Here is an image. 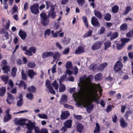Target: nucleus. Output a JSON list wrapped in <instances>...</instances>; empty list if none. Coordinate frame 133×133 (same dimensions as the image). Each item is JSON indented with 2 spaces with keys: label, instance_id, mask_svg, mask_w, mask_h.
I'll return each instance as SVG.
<instances>
[{
  "label": "nucleus",
  "instance_id": "1",
  "mask_svg": "<svg viewBox=\"0 0 133 133\" xmlns=\"http://www.w3.org/2000/svg\"><path fill=\"white\" fill-rule=\"evenodd\" d=\"M78 84V92L75 91V88H70L69 91L73 94L74 100L77 102V106L78 107H87V111L90 113L93 107L91 103L95 101H97V99L100 98L97 93V91H99L101 96L102 89L99 84L91 85L90 78L85 75L80 78Z\"/></svg>",
  "mask_w": 133,
  "mask_h": 133
},
{
  "label": "nucleus",
  "instance_id": "2",
  "mask_svg": "<svg viewBox=\"0 0 133 133\" xmlns=\"http://www.w3.org/2000/svg\"><path fill=\"white\" fill-rule=\"evenodd\" d=\"M15 123L17 125L23 126L25 125L26 128L28 129H32V127L34 125V123H32L31 121L29 119L20 118L18 119L15 118L14 120Z\"/></svg>",
  "mask_w": 133,
  "mask_h": 133
},
{
  "label": "nucleus",
  "instance_id": "3",
  "mask_svg": "<svg viewBox=\"0 0 133 133\" xmlns=\"http://www.w3.org/2000/svg\"><path fill=\"white\" fill-rule=\"evenodd\" d=\"M40 16L42 24L45 26H48L49 23V19L47 15L42 12L40 14Z\"/></svg>",
  "mask_w": 133,
  "mask_h": 133
},
{
  "label": "nucleus",
  "instance_id": "4",
  "mask_svg": "<svg viewBox=\"0 0 133 133\" xmlns=\"http://www.w3.org/2000/svg\"><path fill=\"white\" fill-rule=\"evenodd\" d=\"M32 123H34V125L32 127V129H28V130H32L34 128L35 133H48V131L46 129L42 128L40 130L38 127L35 126V122H34Z\"/></svg>",
  "mask_w": 133,
  "mask_h": 133
},
{
  "label": "nucleus",
  "instance_id": "5",
  "mask_svg": "<svg viewBox=\"0 0 133 133\" xmlns=\"http://www.w3.org/2000/svg\"><path fill=\"white\" fill-rule=\"evenodd\" d=\"M67 101V96L65 94H64L62 96L59 102L61 104H63L64 105V106L65 107L69 108L70 107V108L73 109L74 108L73 107L68 105L64 104Z\"/></svg>",
  "mask_w": 133,
  "mask_h": 133
},
{
  "label": "nucleus",
  "instance_id": "6",
  "mask_svg": "<svg viewBox=\"0 0 133 133\" xmlns=\"http://www.w3.org/2000/svg\"><path fill=\"white\" fill-rule=\"evenodd\" d=\"M130 40V39L127 38H121V41L122 43L121 44L119 43H117V48L118 50L120 49H122L125 43L128 42Z\"/></svg>",
  "mask_w": 133,
  "mask_h": 133
},
{
  "label": "nucleus",
  "instance_id": "7",
  "mask_svg": "<svg viewBox=\"0 0 133 133\" xmlns=\"http://www.w3.org/2000/svg\"><path fill=\"white\" fill-rule=\"evenodd\" d=\"M39 5L38 3H36L31 5L30 7L31 12L35 14H37L39 13L38 10Z\"/></svg>",
  "mask_w": 133,
  "mask_h": 133
},
{
  "label": "nucleus",
  "instance_id": "8",
  "mask_svg": "<svg viewBox=\"0 0 133 133\" xmlns=\"http://www.w3.org/2000/svg\"><path fill=\"white\" fill-rule=\"evenodd\" d=\"M45 84L49 92L51 94H55V92L51 86L50 81L49 80H46Z\"/></svg>",
  "mask_w": 133,
  "mask_h": 133
},
{
  "label": "nucleus",
  "instance_id": "9",
  "mask_svg": "<svg viewBox=\"0 0 133 133\" xmlns=\"http://www.w3.org/2000/svg\"><path fill=\"white\" fill-rule=\"evenodd\" d=\"M102 43L99 41H97L96 42L92 45L91 48L93 50H98L100 48Z\"/></svg>",
  "mask_w": 133,
  "mask_h": 133
},
{
  "label": "nucleus",
  "instance_id": "10",
  "mask_svg": "<svg viewBox=\"0 0 133 133\" xmlns=\"http://www.w3.org/2000/svg\"><path fill=\"white\" fill-rule=\"evenodd\" d=\"M123 66V65L122 63L119 61H117L115 64L114 67V70L117 72L122 69Z\"/></svg>",
  "mask_w": 133,
  "mask_h": 133
},
{
  "label": "nucleus",
  "instance_id": "11",
  "mask_svg": "<svg viewBox=\"0 0 133 133\" xmlns=\"http://www.w3.org/2000/svg\"><path fill=\"white\" fill-rule=\"evenodd\" d=\"M91 22L93 26L99 27L100 24L97 18L95 17H92L91 19Z\"/></svg>",
  "mask_w": 133,
  "mask_h": 133
},
{
  "label": "nucleus",
  "instance_id": "12",
  "mask_svg": "<svg viewBox=\"0 0 133 133\" xmlns=\"http://www.w3.org/2000/svg\"><path fill=\"white\" fill-rule=\"evenodd\" d=\"M28 75L30 79L34 78V76L37 75V73L32 69H29L28 71Z\"/></svg>",
  "mask_w": 133,
  "mask_h": 133
},
{
  "label": "nucleus",
  "instance_id": "13",
  "mask_svg": "<svg viewBox=\"0 0 133 133\" xmlns=\"http://www.w3.org/2000/svg\"><path fill=\"white\" fill-rule=\"evenodd\" d=\"M70 115V114L67 111L63 112L61 115V118L62 120H64L67 118Z\"/></svg>",
  "mask_w": 133,
  "mask_h": 133
},
{
  "label": "nucleus",
  "instance_id": "14",
  "mask_svg": "<svg viewBox=\"0 0 133 133\" xmlns=\"http://www.w3.org/2000/svg\"><path fill=\"white\" fill-rule=\"evenodd\" d=\"M22 95L20 94L19 95L17 103V105L19 107H21L23 104V99Z\"/></svg>",
  "mask_w": 133,
  "mask_h": 133
},
{
  "label": "nucleus",
  "instance_id": "15",
  "mask_svg": "<svg viewBox=\"0 0 133 133\" xmlns=\"http://www.w3.org/2000/svg\"><path fill=\"white\" fill-rule=\"evenodd\" d=\"M8 98L6 101L8 103L10 104L13 102L15 98L11 94L9 93H8Z\"/></svg>",
  "mask_w": 133,
  "mask_h": 133
},
{
  "label": "nucleus",
  "instance_id": "16",
  "mask_svg": "<svg viewBox=\"0 0 133 133\" xmlns=\"http://www.w3.org/2000/svg\"><path fill=\"white\" fill-rule=\"evenodd\" d=\"M54 55V53L52 52H44L42 55V57L44 58L46 57L52 56Z\"/></svg>",
  "mask_w": 133,
  "mask_h": 133
},
{
  "label": "nucleus",
  "instance_id": "17",
  "mask_svg": "<svg viewBox=\"0 0 133 133\" xmlns=\"http://www.w3.org/2000/svg\"><path fill=\"white\" fill-rule=\"evenodd\" d=\"M54 10V8L53 7L52 8L48 13V17H50L52 18H54L56 17V15Z\"/></svg>",
  "mask_w": 133,
  "mask_h": 133
},
{
  "label": "nucleus",
  "instance_id": "18",
  "mask_svg": "<svg viewBox=\"0 0 133 133\" xmlns=\"http://www.w3.org/2000/svg\"><path fill=\"white\" fill-rule=\"evenodd\" d=\"M19 35L21 38L23 40H24L26 36V33L24 31L21 30L18 33Z\"/></svg>",
  "mask_w": 133,
  "mask_h": 133
},
{
  "label": "nucleus",
  "instance_id": "19",
  "mask_svg": "<svg viewBox=\"0 0 133 133\" xmlns=\"http://www.w3.org/2000/svg\"><path fill=\"white\" fill-rule=\"evenodd\" d=\"M72 121L71 119L68 120L63 123L64 126L67 128H70L71 127L72 125Z\"/></svg>",
  "mask_w": 133,
  "mask_h": 133
},
{
  "label": "nucleus",
  "instance_id": "20",
  "mask_svg": "<svg viewBox=\"0 0 133 133\" xmlns=\"http://www.w3.org/2000/svg\"><path fill=\"white\" fill-rule=\"evenodd\" d=\"M120 126L122 128L126 127L127 125V123L125 122L123 118L120 119L119 120Z\"/></svg>",
  "mask_w": 133,
  "mask_h": 133
},
{
  "label": "nucleus",
  "instance_id": "21",
  "mask_svg": "<svg viewBox=\"0 0 133 133\" xmlns=\"http://www.w3.org/2000/svg\"><path fill=\"white\" fill-rule=\"evenodd\" d=\"M84 51V49L82 46H79L76 49L75 53L79 54L83 52Z\"/></svg>",
  "mask_w": 133,
  "mask_h": 133
},
{
  "label": "nucleus",
  "instance_id": "22",
  "mask_svg": "<svg viewBox=\"0 0 133 133\" xmlns=\"http://www.w3.org/2000/svg\"><path fill=\"white\" fill-rule=\"evenodd\" d=\"M66 89V87L65 85L61 83H59V92H63Z\"/></svg>",
  "mask_w": 133,
  "mask_h": 133
},
{
  "label": "nucleus",
  "instance_id": "23",
  "mask_svg": "<svg viewBox=\"0 0 133 133\" xmlns=\"http://www.w3.org/2000/svg\"><path fill=\"white\" fill-rule=\"evenodd\" d=\"M2 69L5 74H7L9 71L10 72V67L8 66L2 67Z\"/></svg>",
  "mask_w": 133,
  "mask_h": 133
},
{
  "label": "nucleus",
  "instance_id": "24",
  "mask_svg": "<svg viewBox=\"0 0 133 133\" xmlns=\"http://www.w3.org/2000/svg\"><path fill=\"white\" fill-rule=\"evenodd\" d=\"M52 85L54 88L56 90L57 92H58L59 85L56 81H55L54 82L52 83Z\"/></svg>",
  "mask_w": 133,
  "mask_h": 133
},
{
  "label": "nucleus",
  "instance_id": "25",
  "mask_svg": "<svg viewBox=\"0 0 133 133\" xmlns=\"http://www.w3.org/2000/svg\"><path fill=\"white\" fill-rule=\"evenodd\" d=\"M26 96L28 99L30 100H32L34 99V95L31 93H27Z\"/></svg>",
  "mask_w": 133,
  "mask_h": 133
},
{
  "label": "nucleus",
  "instance_id": "26",
  "mask_svg": "<svg viewBox=\"0 0 133 133\" xmlns=\"http://www.w3.org/2000/svg\"><path fill=\"white\" fill-rule=\"evenodd\" d=\"M83 128V126L81 123H78L77 125V130L79 132H81Z\"/></svg>",
  "mask_w": 133,
  "mask_h": 133
},
{
  "label": "nucleus",
  "instance_id": "27",
  "mask_svg": "<svg viewBox=\"0 0 133 133\" xmlns=\"http://www.w3.org/2000/svg\"><path fill=\"white\" fill-rule=\"evenodd\" d=\"M27 90L29 92L34 93L36 91V89L34 86H31L27 88Z\"/></svg>",
  "mask_w": 133,
  "mask_h": 133
},
{
  "label": "nucleus",
  "instance_id": "28",
  "mask_svg": "<svg viewBox=\"0 0 133 133\" xmlns=\"http://www.w3.org/2000/svg\"><path fill=\"white\" fill-rule=\"evenodd\" d=\"M36 66L35 63L33 61H29L27 64V66L30 68H33Z\"/></svg>",
  "mask_w": 133,
  "mask_h": 133
},
{
  "label": "nucleus",
  "instance_id": "29",
  "mask_svg": "<svg viewBox=\"0 0 133 133\" xmlns=\"http://www.w3.org/2000/svg\"><path fill=\"white\" fill-rule=\"evenodd\" d=\"M65 66L66 69H72L73 67L72 62L70 61H67L66 63Z\"/></svg>",
  "mask_w": 133,
  "mask_h": 133
},
{
  "label": "nucleus",
  "instance_id": "30",
  "mask_svg": "<svg viewBox=\"0 0 133 133\" xmlns=\"http://www.w3.org/2000/svg\"><path fill=\"white\" fill-rule=\"evenodd\" d=\"M6 91V88L5 87H1L0 88V96H3L4 94Z\"/></svg>",
  "mask_w": 133,
  "mask_h": 133
},
{
  "label": "nucleus",
  "instance_id": "31",
  "mask_svg": "<svg viewBox=\"0 0 133 133\" xmlns=\"http://www.w3.org/2000/svg\"><path fill=\"white\" fill-rule=\"evenodd\" d=\"M119 7L117 5L114 6L112 8V11L114 13L117 12L119 10Z\"/></svg>",
  "mask_w": 133,
  "mask_h": 133
},
{
  "label": "nucleus",
  "instance_id": "32",
  "mask_svg": "<svg viewBox=\"0 0 133 133\" xmlns=\"http://www.w3.org/2000/svg\"><path fill=\"white\" fill-rule=\"evenodd\" d=\"M107 65V63H104L101 64L98 69L99 70L101 71H103L104 68L106 67Z\"/></svg>",
  "mask_w": 133,
  "mask_h": 133
},
{
  "label": "nucleus",
  "instance_id": "33",
  "mask_svg": "<svg viewBox=\"0 0 133 133\" xmlns=\"http://www.w3.org/2000/svg\"><path fill=\"white\" fill-rule=\"evenodd\" d=\"M38 116L40 118L42 119H47L48 118V116L44 114H39L38 115Z\"/></svg>",
  "mask_w": 133,
  "mask_h": 133
},
{
  "label": "nucleus",
  "instance_id": "34",
  "mask_svg": "<svg viewBox=\"0 0 133 133\" xmlns=\"http://www.w3.org/2000/svg\"><path fill=\"white\" fill-rule=\"evenodd\" d=\"M60 56L61 54L58 52H55V54L53 57V58L54 59V61L55 59H57L58 60V59L60 58Z\"/></svg>",
  "mask_w": 133,
  "mask_h": 133
},
{
  "label": "nucleus",
  "instance_id": "35",
  "mask_svg": "<svg viewBox=\"0 0 133 133\" xmlns=\"http://www.w3.org/2000/svg\"><path fill=\"white\" fill-rule=\"evenodd\" d=\"M70 38L64 37L63 38V43L64 45H67L70 42Z\"/></svg>",
  "mask_w": 133,
  "mask_h": 133
},
{
  "label": "nucleus",
  "instance_id": "36",
  "mask_svg": "<svg viewBox=\"0 0 133 133\" xmlns=\"http://www.w3.org/2000/svg\"><path fill=\"white\" fill-rule=\"evenodd\" d=\"M96 127L94 131V133H98L99 132L100 127L99 124L97 123H96Z\"/></svg>",
  "mask_w": 133,
  "mask_h": 133
},
{
  "label": "nucleus",
  "instance_id": "37",
  "mask_svg": "<svg viewBox=\"0 0 133 133\" xmlns=\"http://www.w3.org/2000/svg\"><path fill=\"white\" fill-rule=\"evenodd\" d=\"M118 35V33L117 32H115L112 34L111 38L110 40L112 41L113 39H115L117 37Z\"/></svg>",
  "mask_w": 133,
  "mask_h": 133
},
{
  "label": "nucleus",
  "instance_id": "38",
  "mask_svg": "<svg viewBox=\"0 0 133 133\" xmlns=\"http://www.w3.org/2000/svg\"><path fill=\"white\" fill-rule=\"evenodd\" d=\"M132 111L131 110H129L126 111L124 115V116L126 117L127 120L128 119V117L132 115Z\"/></svg>",
  "mask_w": 133,
  "mask_h": 133
},
{
  "label": "nucleus",
  "instance_id": "39",
  "mask_svg": "<svg viewBox=\"0 0 133 133\" xmlns=\"http://www.w3.org/2000/svg\"><path fill=\"white\" fill-rule=\"evenodd\" d=\"M17 69L16 67H14L12 69L11 74L13 77H15L16 75Z\"/></svg>",
  "mask_w": 133,
  "mask_h": 133
},
{
  "label": "nucleus",
  "instance_id": "40",
  "mask_svg": "<svg viewBox=\"0 0 133 133\" xmlns=\"http://www.w3.org/2000/svg\"><path fill=\"white\" fill-rule=\"evenodd\" d=\"M94 14L95 16L99 18H101L102 17V14L100 12L97 10L94 11Z\"/></svg>",
  "mask_w": 133,
  "mask_h": 133
},
{
  "label": "nucleus",
  "instance_id": "41",
  "mask_svg": "<svg viewBox=\"0 0 133 133\" xmlns=\"http://www.w3.org/2000/svg\"><path fill=\"white\" fill-rule=\"evenodd\" d=\"M11 117V116L10 114H6L4 116V121L7 122L10 120Z\"/></svg>",
  "mask_w": 133,
  "mask_h": 133
},
{
  "label": "nucleus",
  "instance_id": "42",
  "mask_svg": "<svg viewBox=\"0 0 133 133\" xmlns=\"http://www.w3.org/2000/svg\"><path fill=\"white\" fill-rule=\"evenodd\" d=\"M102 75L101 73H99L96 74L94 77L95 79L96 80H99L101 79L102 78Z\"/></svg>",
  "mask_w": 133,
  "mask_h": 133
},
{
  "label": "nucleus",
  "instance_id": "43",
  "mask_svg": "<svg viewBox=\"0 0 133 133\" xmlns=\"http://www.w3.org/2000/svg\"><path fill=\"white\" fill-rule=\"evenodd\" d=\"M127 25L126 23L122 24L120 26V29L121 30L124 31L126 30L127 28Z\"/></svg>",
  "mask_w": 133,
  "mask_h": 133
},
{
  "label": "nucleus",
  "instance_id": "44",
  "mask_svg": "<svg viewBox=\"0 0 133 133\" xmlns=\"http://www.w3.org/2000/svg\"><path fill=\"white\" fill-rule=\"evenodd\" d=\"M19 87H23L24 89H25L27 87L26 84L23 81H21L19 84Z\"/></svg>",
  "mask_w": 133,
  "mask_h": 133
},
{
  "label": "nucleus",
  "instance_id": "45",
  "mask_svg": "<svg viewBox=\"0 0 133 133\" xmlns=\"http://www.w3.org/2000/svg\"><path fill=\"white\" fill-rule=\"evenodd\" d=\"M111 15L109 13H107L104 15V18L106 20L109 21L111 18Z\"/></svg>",
  "mask_w": 133,
  "mask_h": 133
},
{
  "label": "nucleus",
  "instance_id": "46",
  "mask_svg": "<svg viewBox=\"0 0 133 133\" xmlns=\"http://www.w3.org/2000/svg\"><path fill=\"white\" fill-rule=\"evenodd\" d=\"M104 49L106 50L111 45V44L110 41H108L105 42L104 43Z\"/></svg>",
  "mask_w": 133,
  "mask_h": 133
},
{
  "label": "nucleus",
  "instance_id": "47",
  "mask_svg": "<svg viewBox=\"0 0 133 133\" xmlns=\"http://www.w3.org/2000/svg\"><path fill=\"white\" fill-rule=\"evenodd\" d=\"M8 62L6 59L3 60L1 63V65L2 67L7 66Z\"/></svg>",
  "mask_w": 133,
  "mask_h": 133
},
{
  "label": "nucleus",
  "instance_id": "48",
  "mask_svg": "<svg viewBox=\"0 0 133 133\" xmlns=\"http://www.w3.org/2000/svg\"><path fill=\"white\" fill-rule=\"evenodd\" d=\"M61 31V30L60 31H57L56 32H55L54 30H52L51 31V33L52 36L54 37L55 38L57 37V34Z\"/></svg>",
  "mask_w": 133,
  "mask_h": 133
},
{
  "label": "nucleus",
  "instance_id": "49",
  "mask_svg": "<svg viewBox=\"0 0 133 133\" xmlns=\"http://www.w3.org/2000/svg\"><path fill=\"white\" fill-rule=\"evenodd\" d=\"M6 24L5 25V29L7 30L9 27L10 25V21L9 20H6L5 21Z\"/></svg>",
  "mask_w": 133,
  "mask_h": 133
},
{
  "label": "nucleus",
  "instance_id": "50",
  "mask_svg": "<svg viewBox=\"0 0 133 133\" xmlns=\"http://www.w3.org/2000/svg\"><path fill=\"white\" fill-rule=\"evenodd\" d=\"M131 9V7L130 6H127L125 8V10L124 12V15H127Z\"/></svg>",
  "mask_w": 133,
  "mask_h": 133
},
{
  "label": "nucleus",
  "instance_id": "51",
  "mask_svg": "<svg viewBox=\"0 0 133 133\" xmlns=\"http://www.w3.org/2000/svg\"><path fill=\"white\" fill-rule=\"evenodd\" d=\"M92 33V31L91 30H89L86 33L84 34V38L90 36L91 35Z\"/></svg>",
  "mask_w": 133,
  "mask_h": 133
},
{
  "label": "nucleus",
  "instance_id": "52",
  "mask_svg": "<svg viewBox=\"0 0 133 133\" xmlns=\"http://www.w3.org/2000/svg\"><path fill=\"white\" fill-rule=\"evenodd\" d=\"M82 19L83 20L84 22L85 25L87 28H88V26L87 23V18L86 17L83 16L82 17Z\"/></svg>",
  "mask_w": 133,
  "mask_h": 133
},
{
  "label": "nucleus",
  "instance_id": "53",
  "mask_svg": "<svg viewBox=\"0 0 133 133\" xmlns=\"http://www.w3.org/2000/svg\"><path fill=\"white\" fill-rule=\"evenodd\" d=\"M2 80L4 81L5 82H7L8 80L9 77L7 76H3L1 77Z\"/></svg>",
  "mask_w": 133,
  "mask_h": 133
},
{
  "label": "nucleus",
  "instance_id": "54",
  "mask_svg": "<svg viewBox=\"0 0 133 133\" xmlns=\"http://www.w3.org/2000/svg\"><path fill=\"white\" fill-rule=\"evenodd\" d=\"M25 54L27 55L28 56H31L32 55V52L29 50V48L28 50H26Z\"/></svg>",
  "mask_w": 133,
  "mask_h": 133
},
{
  "label": "nucleus",
  "instance_id": "55",
  "mask_svg": "<svg viewBox=\"0 0 133 133\" xmlns=\"http://www.w3.org/2000/svg\"><path fill=\"white\" fill-rule=\"evenodd\" d=\"M105 30V28L104 27H102L98 31V33L101 34L104 33Z\"/></svg>",
  "mask_w": 133,
  "mask_h": 133
},
{
  "label": "nucleus",
  "instance_id": "56",
  "mask_svg": "<svg viewBox=\"0 0 133 133\" xmlns=\"http://www.w3.org/2000/svg\"><path fill=\"white\" fill-rule=\"evenodd\" d=\"M59 24V21H56L55 22V24L54 25V29H58V27Z\"/></svg>",
  "mask_w": 133,
  "mask_h": 133
},
{
  "label": "nucleus",
  "instance_id": "57",
  "mask_svg": "<svg viewBox=\"0 0 133 133\" xmlns=\"http://www.w3.org/2000/svg\"><path fill=\"white\" fill-rule=\"evenodd\" d=\"M21 75L23 79H25L26 78V74L24 73V71L23 70H22L21 71Z\"/></svg>",
  "mask_w": 133,
  "mask_h": 133
},
{
  "label": "nucleus",
  "instance_id": "58",
  "mask_svg": "<svg viewBox=\"0 0 133 133\" xmlns=\"http://www.w3.org/2000/svg\"><path fill=\"white\" fill-rule=\"evenodd\" d=\"M29 50H30L32 52V54H35L36 53V48L34 47H31L29 48Z\"/></svg>",
  "mask_w": 133,
  "mask_h": 133
},
{
  "label": "nucleus",
  "instance_id": "59",
  "mask_svg": "<svg viewBox=\"0 0 133 133\" xmlns=\"http://www.w3.org/2000/svg\"><path fill=\"white\" fill-rule=\"evenodd\" d=\"M69 52V49L68 48H67L65 49L63 52V54L64 55L68 54Z\"/></svg>",
  "mask_w": 133,
  "mask_h": 133
},
{
  "label": "nucleus",
  "instance_id": "60",
  "mask_svg": "<svg viewBox=\"0 0 133 133\" xmlns=\"http://www.w3.org/2000/svg\"><path fill=\"white\" fill-rule=\"evenodd\" d=\"M73 71L74 72V74L75 75H77L78 72V70L77 67L74 66L73 69Z\"/></svg>",
  "mask_w": 133,
  "mask_h": 133
},
{
  "label": "nucleus",
  "instance_id": "61",
  "mask_svg": "<svg viewBox=\"0 0 133 133\" xmlns=\"http://www.w3.org/2000/svg\"><path fill=\"white\" fill-rule=\"evenodd\" d=\"M78 4L81 6H82L84 4L85 0H77Z\"/></svg>",
  "mask_w": 133,
  "mask_h": 133
},
{
  "label": "nucleus",
  "instance_id": "62",
  "mask_svg": "<svg viewBox=\"0 0 133 133\" xmlns=\"http://www.w3.org/2000/svg\"><path fill=\"white\" fill-rule=\"evenodd\" d=\"M51 33L50 30L49 29H47L45 31V35L46 37V36H49Z\"/></svg>",
  "mask_w": 133,
  "mask_h": 133
},
{
  "label": "nucleus",
  "instance_id": "63",
  "mask_svg": "<svg viewBox=\"0 0 133 133\" xmlns=\"http://www.w3.org/2000/svg\"><path fill=\"white\" fill-rule=\"evenodd\" d=\"M126 36L127 37H132L133 36V30L130 31L127 34Z\"/></svg>",
  "mask_w": 133,
  "mask_h": 133
},
{
  "label": "nucleus",
  "instance_id": "64",
  "mask_svg": "<svg viewBox=\"0 0 133 133\" xmlns=\"http://www.w3.org/2000/svg\"><path fill=\"white\" fill-rule=\"evenodd\" d=\"M56 46L59 49L61 50L62 49V47L59 43L58 42H56Z\"/></svg>",
  "mask_w": 133,
  "mask_h": 133
}]
</instances>
